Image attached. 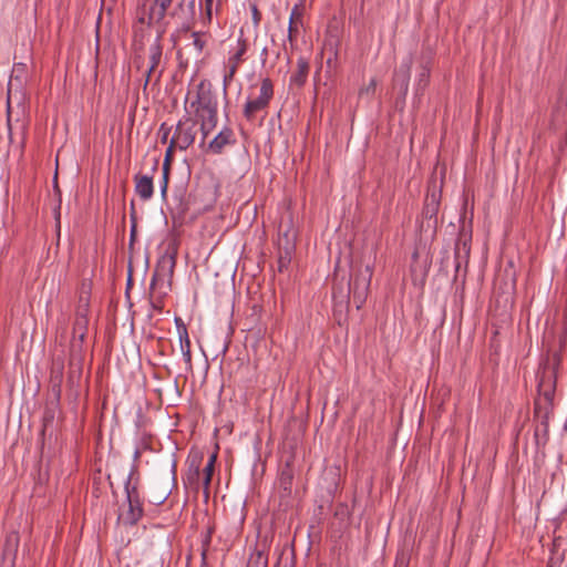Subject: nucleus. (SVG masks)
<instances>
[{"label":"nucleus","instance_id":"nucleus-1","mask_svg":"<svg viewBox=\"0 0 567 567\" xmlns=\"http://www.w3.org/2000/svg\"><path fill=\"white\" fill-rule=\"evenodd\" d=\"M173 0H148L144 1L138 8V22L148 27L157 25L158 35L148 49V69L145 71V81L143 90L154 81L159 83L164 69H159L163 58V47L161 38L166 29L165 18L169 17L185 30H188L196 16V0H178L176 6L169 11Z\"/></svg>","mask_w":567,"mask_h":567},{"label":"nucleus","instance_id":"nucleus-2","mask_svg":"<svg viewBox=\"0 0 567 567\" xmlns=\"http://www.w3.org/2000/svg\"><path fill=\"white\" fill-rule=\"evenodd\" d=\"M538 398L534 402V419L537 425L534 431L535 443L544 447L549 439V417L553 413V400L555 394V378L551 371H545L539 380Z\"/></svg>","mask_w":567,"mask_h":567},{"label":"nucleus","instance_id":"nucleus-3","mask_svg":"<svg viewBox=\"0 0 567 567\" xmlns=\"http://www.w3.org/2000/svg\"><path fill=\"white\" fill-rule=\"evenodd\" d=\"M249 49V42L244 35L243 29L239 31L236 44L231 45L228 51V58L224 62L223 87L224 92L230 86L240 65L246 61V53Z\"/></svg>","mask_w":567,"mask_h":567},{"label":"nucleus","instance_id":"nucleus-4","mask_svg":"<svg viewBox=\"0 0 567 567\" xmlns=\"http://www.w3.org/2000/svg\"><path fill=\"white\" fill-rule=\"evenodd\" d=\"M134 470L131 471L125 481V494L127 511L120 517L125 525L134 526L144 515L143 502L136 484H132Z\"/></svg>","mask_w":567,"mask_h":567},{"label":"nucleus","instance_id":"nucleus-5","mask_svg":"<svg viewBox=\"0 0 567 567\" xmlns=\"http://www.w3.org/2000/svg\"><path fill=\"white\" fill-rule=\"evenodd\" d=\"M274 97V83L269 78L260 82L259 95L256 99H249L244 105L243 114L246 120L252 121L255 115L266 110Z\"/></svg>","mask_w":567,"mask_h":567},{"label":"nucleus","instance_id":"nucleus-6","mask_svg":"<svg viewBox=\"0 0 567 567\" xmlns=\"http://www.w3.org/2000/svg\"><path fill=\"white\" fill-rule=\"evenodd\" d=\"M543 342L546 346L548 359L547 362L544 365H542L539 371L537 372L538 382L540 380L542 374L545 371H551L554 373V378L556 379V372L561 364L564 352V350L557 349L554 327L545 330Z\"/></svg>","mask_w":567,"mask_h":567},{"label":"nucleus","instance_id":"nucleus-7","mask_svg":"<svg viewBox=\"0 0 567 567\" xmlns=\"http://www.w3.org/2000/svg\"><path fill=\"white\" fill-rule=\"evenodd\" d=\"M372 275L373 268L368 265L349 281V295L352 296L358 309H360L367 300Z\"/></svg>","mask_w":567,"mask_h":567},{"label":"nucleus","instance_id":"nucleus-8","mask_svg":"<svg viewBox=\"0 0 567 567\" xmlns=\"http://www.w3.org/2000/svg\"><path fill=\"white\" fill-rule=\"evenodd\" d=\"M203 460V453L190 452L186 461L187 470L182 480L185 488L194 493H198L200 486H203V475L200 473Z\"/></svg>","mask_w":567,"mask_h":567},{"label":"nucleus","instance_id":"nucleus-9","mask_svg":"<svg viewBox=\"0 0 567 567\" xmlns=\"http://www.w3.org/2000/svg\"><path fill=\"white\" fill-rule=\"evenodd\" d=\"M196 122L190 117L181 120L176 127L172 140V144L177 145L178 150H187L195 141Z\"/></svg>","mask_w":567,"mask_h":567},{"label":"nucleus","instance_id":"nucleus-10","mask_svg":"<svg viewBox=\"0 0 567 567\" xmlns=\"http://www.w3.org/2000/svg\"><path fill=\"white\" fill-rule=\"evenodd\" d=\"M433 52L430 49L422 50L417 58V74L415 78V93L422 95L430 84Z\"/></svg>","mask_w":567,"mask_h":567},{"label":"nucleus","instance_id":"nucleus-11","mask_svg":"<svg viewBox=\"0 0 567 567\" xmlns=\"http://www.w3.org/2000/svg\"><path fill=\"white\" fill-rule=\"evenodd\" d=\"M190 107H196V112H208L213 109H217V100L210 89V84H206L202 81L197 85L196 99L190 103Z\"/></svg>","mask_w":567,"mask_h":567},{"label":"nucleus","instance_id":"nucleus-12","mask_svg":"<svg viewBox=\"0 0 567 567\" xmlns=\"http://www.w3.org/2000/svg\"><path fill=\"white\" fill-rule=\"evenodd\" d=\"M175 265H176V256H175V254L165 255V256L162 257V259L158 262L157 270L155 271V274L153 275L152 280H151V285H150L151 292L155 288L157 276H158V271H165L166 270V275L169 278H172L173 274H174ZM150 306L152 307V309L157 310V311H161L162 308H163L162 301L153 300L152 297L150 298Z\"/></svg>","mask_w":567,"mask_h":567},{"label":"nucleus","instance_id":"nucleus-13","mask_svg":"<svg viewBox=\"0 0 567 567\" xmlns=\"http://www.w3.org/2000/svg\"><path fill=\"white\" fill-rule=\"evenodd\" d=\"M412 64L413 56L410 54L402 60L399 69L395 70L393 74V85L403 96H405L409 91Z\"/></svg>","mask_w":567,"mask_h":567},{"label":"nucleus","instance_id":"nucleus-14","mask_svg":"<svg viewBox=\"0 0 567 567\" xmlns=\"http://www.w3.org/2000/svg\"><path fill=\"white\" fill-rule=\"evenodd\" d=\"M64 373V363L62 360H54L50 370V399H54V403L60 402L62 393V382Z\"/></svg>","mask_w":567,"mask_h":567},{"label":"nucleus","instance_id":"nucleus-15","mask_svg":"<svg viewBox=\"0 0 567 567\" xmlns=\"http://www.w3.org/2000/svg\"><path fill=\"white\" fill-rule=\"evenodd\" d=\"M303 27V7L302 4H295L291 9L288 24V41L293 48L299 29Z\"/></svg>","mask_w":567,"mask_h":567},{"label":"nucleus","instance_id":"nucleus-16","mask_svg":"<svg viewBox=\"0 0 567 567\" xmlns=\"http://www.w3.org/2000/svg\"><path fill=\"white\" fill-rule=\"evenodd\" d=\"M236 143L230 127H224L208 144L207 151L213 154H221L224 148Z\"/></svg>","mask_w":567,"mask_h":567},{"label":"nucleus","instance_id":"nucleus-17","mask_svg":"<svg viewBox=\"0 0 567 567\" xmlns=\"http://www.w3.org/2000/svg\"><path fill=\"white\" fill-rule=\"evenodd\" d=\"M134 182L135 193L143 202H146L153 197L154 184L152 175L138 173L134 176Z\"/></svg>","mask_w":567,"mask_h":567},{"label":"nucleus","instance_id":"nucleus-18","mask_svg":"<svg viewBox=\"0 0 567 567\" xmlns=\"http://www.w3.org/2000/svg\"><path fill=\"white\" fill-rule=\"evenodd\" d=\"M322 58L326 56V72L331 74L338 69L339 44L338 41L327 40L321 50Z\"/></svg>","mask_w":567,"mask_h":567},{"label":"nucleus","instance_id":"nucleus-19","mask_svg":"<svg viewBox=\"0 0 567 567\" xmlns=\"http://www.w3.org/2000/svg\"><path fill=\"white\" fill-rule=\"evenodd\" d=\"M470 251L471 246L468 244V240L461 236L455 244L454 248V268H455V276L460 272L462 265L465 264V266L468 262L470 258Z\"/></svg>","mask_w":567,"mask_h":567},{"label":"nucleus","instance_id":"nucleus-20","mask_svg":"<svg viewBox=\"0 0 567 567\" xmlns=\"http://www.w3.org/2000/svg\"><path fill=\"white\" fill-rule=\"evenodd\" d=\"M309 71H310L309 61L306 58L300 56L297 60V70L290 76L289 85L291 87H293V86L298 87V89L302 87L307 82Z\"/></svg>","mask_w":567,"mask_h":567},{"label":"nucleus","instance_id":"nucleus-21","mask_svg":"<svg viewBox=\"0 0 567 567\" xmlns=\"http://www.w3.org/2000/svg\"><path fill=\"white\" fill-rule=\"evenodd\" d=\"M200 118V132L203 134L202 143L205 142L207 135L216 127L218 122L217 109L208 112L198 113Z\"/></svg>","mask_w":567,"mask_h":567},{"label":"nucleus","instance_id":"nucleus-22","mask_svg":"<svg viewBox=\"0 0 567 567\" xmlns=\"http://www.w3.org/2000/svg\"><path fill=\"white\" fill-rule=\"evenodd\" d=\"M247 567H268V555L265 544H257L249 556Z\"/></svg>","mask_w":567,"mask_h":567},{"label":"nucleus","instance_id":"nucleus-23","mask_svg":"<svg viewBox=\"0 0 567 567\" xmlns=\"http://www.w3.org/2000/svg\"><path fill=\"white\" fill-rule=\"evenodd\" d=\"M205 33L194 31L190 33V43H188L186 47L190 48L193 55L198 59L200 58L205 47H206V40L204 39Z\"/></svg>","mask_w":567,"mask_h":567},{"label":"nucleus","instance_id":"nucleus-24","mask_svg":"<svg viewBox=\"0 0 567 567\" xmlns=\"http://www.w3.org/2000/svg\"><path fill=\"white\" fill-rule=\"evenodd\" d=\"M214 532H215L214 525L209 524V525H207L205 532H203L202 535H200V547H202L200 558H202V565H206L207 554H208V550L210 548V544H212V538H213Z\"/></svg>","mask_w":567,"mask_h":567},{"label":"nucleus","instance_id":"nucleus-25","mask_svg":"<svg viewBox=\"0 0 567 567\" xmlns=\"http://www.w3.org/2000/svg\"><path fill=\"white\" fill-rule=\"evenodd\" d=\"M179 339V348L183 354V359L185 362V370L187 372L193 371V362H192V350H190V340L189 336L178 337Z\"/></svg>","mask_w":567,"mask_h":567},{"label":"nucleus","instance_id":"nucleus-26","mask_svg":"<svg viewBox=\"0 0 567 567\" xmlns=\"http://www.w3.org/2000/svg\"><path fill=\"white\" fill-rule=\"evenodd\" d=\"M60 402L54 403V399H49L42 417L43 427L47 429L50 424L53 423L55 419V413L59 409Z\"/></svg>","mask_w":567,"mask_h":567},{"label":"nucleus","instance_id":"nucleus-27","mask_svg":"<svg viewBox=\"0 0 567 567\" xmlns=\"http://www.w3.org/2000/svg\"><path fill=\"white\" fill-rule=\"evenodd\" d=\"M216 454H212L207 464L205 465L203 470V487L205 489V493L208 494L209 485L212 482V476L215 467L216 462Z\"/></svg>","mask_w":567,"mask_h":567},{"label":"nucleus","instance_id":"nucleus-28","mask_svg":"<svg viewBox=\"0 0 567 567\" xmlns=\"http://www.w3.org/2000/svg\"><path fill=\"white\" fill-rule=\"evenodd\" d=\"M439 209V200L435 194H432L431 197H426L425 207H424V216L426 218L435 217Z\"/></svg>","mask_w":567,"mask_h":567},{"label":"nucleus","instance_id":"nucleus-29","mask_svg":"<svg viewBox=\"0 0 567 567\" xmlns=\"http://www.w3.org/2000/svg\"><path fill=\"white\" fill-rule=\"evenodd\" d=\"M557 349L565 350L567 347V327L555 329Z\"/></svg>","mask_w":567,"mask_h":567},{"label":"nucleus","instance_id":"nucleus-30","mask_svg":"<svg viewBox=\"0 0 567 567\" xmlns=\"http://www.w3.org/2000/svg\"><path fill=\"white\" fill-rule=\"evenodd\" d=\"M162 171L163 172H162V182H161V195L165 199L166 194H167V188H168L171 167L165 168V166H163Z\"/></svg>","mask_w":567,"mask_h":567},{"label":"nucleus","instance_id":"nucleus-31","mask_svg":"<svg viewBox=\"0 0 567 567\" xmlns=\"http://www.w3.org/2000/svg\"><path fill=\"white\" fill-rule=\"evenodd\" d=\"M176 148H178L177 145L172 144V140H171L169 145L165 152V158H164V163H163V166H165V168L171 167L172 162H173V154Z\"/></svg>","mask_w":567,"mask_h":567},{"label":"nucleus","instance_id":"nucleus-32","mask_svg":"<svg viewBox=\"0 0 567 567\" xmlns=\"http://www.w3.org/2000/svg\"><path fill=\"white\" fill-rule=\"evenodd\" d=\"M251 20L255 28H258L261 22V12L259 11L256 3L250 4Z\"/></svg>","mask_w":567,"mask_h":567},{"label":"nucleus","instance_id":"nucleus-33","mask_svg":"<svg viewBox=\"0 0 567 567\" xmlns=\"http://www.w3.org/2000/svg\"><path fill=\"white\" fill-rule=\"evenodd\" d=\"M171 132H172V126H168L166 123L161 124L158 134L161 135V142L163 144L167 143Z\"/></svg>","mask_w":567,"mask_h":567},{"label":"nucleus","instance_id":"nucleus-34","mask_svg":"<svg viewBox=\"0 0 567 567\" xmlns=\"http://www.w3.org/2000/svg\"><path fill=\"white\" fill-rule=\"evenodd\" d=\"M174 321H175L178 337L187 336L188 334L187 327L184 323V321L182 320V318L176 317Z\"/></svg>","mask_w":567,"mask_h":567},{"label":"nucleus","instance_id":"nucleus-35","mask_svg":"<svg viewBox=\"0 0 567 567\" xmlns=\"http://www.w3.org/2000/svg\"><path fill=\"white\" fill-rule=\"evenodd\" d=\"M213 17V7H205L204 12L202 13L203 24L208 25L212 23Z\"/></svg>","mask_w":567,"mask_h":567},{"label":"nucleus","instance_id":"nucleus-36","mask_svg":"<svg viewBox=\"0 0 567 567\" xmlns=\"http://www.w3.org/2000/svg\"><path fill=\"white\" fill-rule=\"evenodd\" d=\"M168 495H169V491H164L159 495H155V497L153 499H151V502L154 504L161 505L167 499Z\"/></svg>","mask_w":567,"mask_h":567},{"label":"nucleus","instance_id":"nucleus-37","mask_svg":"<svg viewBox=\"0 0 567 567\" xmlns=\"http://www.w3.org/2000/svg\"><path fill=\"white\" fill-rule=\"evenodd\" d=\"M158 165H159V158L158 157H153L151 159V168H150L151 174L150 175L153 176V174L157 172Z\"/></svg>","mask_w":567,"mask_h":567},{"label":"nucleus","instance_id":"nucleus-38","mask_svg":"<svg viewBox=\"0 0 567 567\" xmlns=\"http://www.w3.org/2000/svg\"><path fill=\"white\" fill-rule=\"evenodd\" d=\"M171 472H172V480L175 483L176 482V475H177V461H176L175 457H173V460H172Z\"/></svg>","mask_w":567,"mask_h":567},{"label":"nucleus","instance_id":"nucleus-39","mask_svg":"<svg viewBox=\"0 0 567 567\" xmlns=\"http://www.w3.org/2000/svg\"><path fill=\"white\" fill-rule=\"evenodd\" d=\"M375 86H377V81H375L374 79H372V80L370 81L369 85L367 86V89H365V90H361V93H362L363 91H365L367 93H368V92H370V91H371V92H374Z\"/></svg>","mask_w":567,"mask_h":567},{"label":"nucleus","instance_id":"nucleus-40","mask_svg":"<svg viewBox=\"0 0 567 567\" xmlns=\"http://www.w3.org/2000/svg\"><path fill=\"white\" fill-rule=\"evenodd\" d=\"M133 286V279H132V270L130 269L128 276H127V282H126V291H128Z\"/></svg>","mask_w":567,"mask_h":567},{"label":"nucleus","instance_id":"nucleus-41","mask_svg":"<svg viewBox=\"0 0 567 567\" xmlns=\"http://www.w3.org/2000/svg\"><path fill=\"white\" fill-rule=\"evenodd\" d=\"M24 69V64H17L13 69L14 72H18L19 70H23Z\"/></svg>","mask_w":567,"mask_h":567},{"label":"nucleus","instance_id":"nucleus-42","mask_svg":"<svg viewBox=\"0 0 567 567\" xmlns=\"http://www.w3.org/2000/svg\"><path fill=\"white\" fill-rule=\"evenodd\" d=\"M205 7H213L214 0H204Z\"/></svg>","mask_w":567,"mask_h":567},{"label":"nucleus","instance_id":"nucleus-43","mask_svg":"<svg viewBox=\"0 0 567 567\" xmlns=\"http://www.w3.org/2000/svg\"><path fill=\"white\" fill-rule=\"evenodd\" d=\"M267 54H268V50H267V48H264L262 51H261V55L264 56V61L266 60Z\"/></svg>","mask_w":567,"mask_h":567},{"label":"nucleus","instance_id":"nucleus-44","mask_svg":"<svg viewBox=\"0 0 567 567\" xmlns=\"http://www.w3.org/2000/svg\"><path fill=\"white\" fill-rule=\"evenodd\" d=\"M134 236H135V226L133 225L132 229H131V240L134 239Z\"/></svg>","mask_w":567,"mask_h":567},{"label":"nucleus","instance_id":"nucleus-45","mask_svg":"<svg viewBox=\"0 0 567 567\" xmlns=\"http://www.w3.org/2000/svg\"><path fill=\"white\" fill-rule=\"evenodd\" d=\"M140 455H141L140 450H135V452H134V460H137L140 457Z\"/></svg>","mask_w":567,"mask_h":567},{"label":"nucleus","instance_id":"nucleus-46","mask_svg":"<svg viewBox=\"0 0 567 567\" xmlns=\"http://www.w3.org/2000/svg\"><path fill=\"white\" fill-rule=\"evenodd\" d=\"M80 327V322L78 321L73 328L74 333L78 331V328Z\"/></svg>","mask_w":567,"mask_h":567},{"label":"nucleus","instance_id":"nucleus-47","mask_svg":"<svg viewBox=\"0 0 567 567\" xmlns=\"http://www.w3.org/2000/svg\"><path fill=\"white\" fill-rule=\"evenodd\" d=\"M83 338H84V332H83V331H81V333H80V339H81V340H83Z\"/></svg>","mask_w":567,"mask_h":567}]
</instances>
